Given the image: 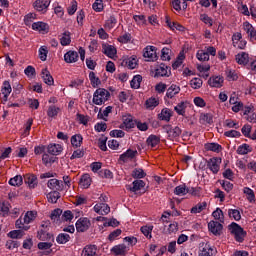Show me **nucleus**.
<instances>
[{"mask_svg": "<svg viewBox=\"0 0 256 256\" xmlns=\"http://www.w3.org/2000/svg\"><path fill=\"white\" fill-rule=\"evenodd\" d=\"M35 219H37V211H27L23 219L20 217L16 220L15 227L16 229H22V231H29L30 227L27 225L33 223Z\"/></svg>", "mask_w": 256, "mask_h": 256, "instance_id": "obj_1", "label": "nucleus"}, {"mask_svg": "<svg viewBox=\"0 0 256 256\" xmlns=\"http://www.w3.org/2000/svg\"><path fill=\"white\" fill-rule=\"evenodd\" d=\"M228 231L234 236L235 241L238 243H243L245 237H247V232L239 224L232 222L228 225Z\"/></svg>", "mask_w": 256, "mask_h": 256, "instance_id": "obj_2", "label": "nucleus"}, {"mask_svg": "<svg viewBox=\"0 0 256 256\" xmlns=\"http://www.w3.org/2000/svg\"><path fill=\"white\" fill-rule=\"evenodd\" d=\"M109 97H111V93L107 89L98 88L93 94L92 103L94 105H105L109 101Z\"/></svg>", "mask_w": 256, "mask_h": 256, "instance_id": "obj_3", "label": "nucleus"}, {"mask_svg": "<svg viewBox=\"0 0 256 256\" xmlns=\"http://www.w3.org/2000/svg\"><path fill=\"white\" fill-rule=\"evenodd\" d=\"M51 227V222H42L40 229L37 232V239L40 241H51L53 235L49 233V228Z\"/></svg>", "mask_w": 256, "mask_h": 256, "instance_id": "obj_4", "label": "nucleus"}, {"mask_svg": "<svg viewBox=\"0 0 256 256\" xmlns=\"http://www.w3.org/2000/svg\"><path fill=\"white\" fill-rule=\"evenodd\" d=\"M163 129L165 133H167V139H169V141H179V137H181V133H183V130H181L179 126L173 127L168 124L163 126Z\"/></svg>", "mask_w": 256, "mask_h": 256, "instance_id": "obj_5", "label": "nucleus"}, {"mask_svg": "<svg viewBox=\"0 0 256 256\" xmlns=\"http://www.w3.org/2000/svg\"><path fill=\"white\" fill-rule=\"evenodd\" d=\"M49 5H51V0H36L33 3V8L38 13H42V15H45V13L49 11Z\"/></svg>", "mask_w": 256, "mask_h": 256, "instance_id": "obj_6", "label": "nucleus"}, {"mask_svg": "<svg viewBox=\"0 0 256 256\" xmlns=\"http://www.w3.org/2000/svg\"><path fill=\"white\" fill-rule=\"evenodd\" d=\"M221 162V158L213 157L207 161L206 165L214 175H217L219 173V170L221 169Z\"/></svg>", "mask_w": 256, "mask_h": 256, "instance_id": "obj_7", "label": "nucleus"}, {"mask_svg": "<svg viewBox=\"0 0 256 256\" xmlns=\"http://www.w3.org/2000/svg\"><path fill=\"white\" fill-rule=\"evenodd\" d=\"M75 225L78 233H85V231H89V227H91V220L87 217H81L77 220Z\"/></svg>", "mask_w": 256, "mask_h": 256, "instance_id": "obj_8", "label": "nucleus"}, {"mask_svg": "<svg viewBox=\"0 0 256 256\" xmlns=\"http://www.w3.org/2000/svg\"><path fill=\"white\" fill-rule=\"evenodd\" d=\"M242 39H243V34H241V32L234 33L232 35L233 47H236V49H245L247 42Z\"/></svg>", "mask_w": 256, "mask_h": 256, "instance_id": "obj_9", "label": "nucleus"}, {"mask_svg": "<svg viewBox=\"0 0 256 256\" xmlns=\"http://www.w3.org/2000/svg\"><path fill=\"white\" fill-rule=\"evenodd\" d=\"M243 30L245 31L249 41L253 42L256 41V29L253 25L249 22L243 23Z\"/></svg>", "mask_w": 256, "mask_h": 256, "instance_id": "obj_10", "label": "nucleus"}, {"mask_svg": "<svg viewBox=\"0 0 256 256\" xmlns=\"http://www.w3.org/2000/svg\"><path fill=\"white\" fill-rule=\"evenodd\" d=\"M143 57L148 59V61H157V48L155 46H146Z\"/></svg>", "mask_w": 256, "mask_h": 256, "instance_id": "obj_11", "label": "nucleus"}, {"mask_svg": "<svg viewBox=\"0 0 256 256\" xmlns=\"http://www.w3.org/2000/svg\"><path fill=\"white\" fill-rule=\"evenodd\" d=\"M171 75V68L165 64H160L155 69L154 77H169Z\"/></svg>", "mask_w": 256, "mask_h": 256, "instance_id": "obj_12", "label": "nucleus"}, {"mask_svg": "<svg viewBox=\"0 0 256 256\" xmlns=\"http://www.w3.org/2000/svg\"><path fill=\"white\" fill-rule=\"evenodd\" d=\"M137 155V150L128 149L126 152L120 155L119 161L122 163H129V161H133Z\"/></svg>", "mask_w": 256, "mask_h": 256, "instance_id": "obj_13", "label": "nucleus"}, {"mask_svg": "<svg viewBox=\"0 0 256 256\" xmlns=\"http://www.w3.org/2000/svg\"><path fill=\"white\" fill-rule=\"evenodd\" d=\"M223 83H225L223 76H212L208 80L209 87H213L215 89H221V87H223Z\"/></svg>", "mask_w": 256, "mask_h": 256, "instance_id": "obj_14", "label": "nucleus"}, {"mask_svg": "<svg viewBox=\"0 0 256 256\" xmlns=\"http://www.w3.org/2000/svg\"><path fill=\"white\" fill-rule=\"evenodd\" d=\"M47 187L49 189H52V191H63L65 189V185L63 184V181L58 179H50L47 183Z\"/></svg>", "mask_w": 256, "mask_h": 256, "instance_id": "obj_15", "label": "nucleus"}, {"mask_svg": "<svg viewBox=\"0 0 256 256\" xmlns=\"http://www.w3.org/2000/svg\"><path fill=\"white\" fill-rule=\"evenodd\" d=\"M208 229L210 233H213V235H221V231H223V224L217 221H210L208 223Z\"/></svg>", "mask_w": 256, "mask_h": 256, "instance_id": "obj_16", "label": "nucleus"}, {"mask_svg": "<svg viewBox=\"0 0 256 256\" xmlns=\"http://www.w3.org/2000/svg\"><path fill=\"white\" fill-rule=\"evenodd\" d=\"M98 251L97 245L89 244L83 248L81 256H99Z\"/></svg>", "mask_w": 256, "mask_h": 256, "instance_id": "obj_17", "label": "nucleus"}, {"mask_svg": "<svg viewBox=\"0 0 256 256\" xmlns=\"http://www.w3.org/2000/svg\"><path fill=\"white\" fill-rule=\"evenodd\" d=\"M65 63H77L79 61V52L75 50H69L64 54Z\"/></svg>", "mask_w": 256, "mask_h": 256, "instance_id": "obj_18", "label": "nucleus"}, {"mask_svg": "<svg viewBox=\"0 0 256 256\" xmlns=\"http://www.w3.org/2000/svg\"><path fill=\"white\" fill-rule=\"evenodd\" d=\"M94 211L95 213H97L98 215H109V213H111V207H109L107 204L105 203H97L94 206Z\"/></svg>", "mask_w": 256, "mask_h": 256, "instance_id": "obj_19", "label": "nucleus"}, {"mask_svg": "<svg viewBox=\"0 0 256 256\" xmlns=\"http://www.w3.org/2000/svg\"><path fill=\"white\" fill-rule=\"evenodd\" d=\"M51 247H53V244L50 242H39L38 243V249H40L41 255H51L53 253V249H51Z\"/></svg>", "mask_w": 256, "mask_h": 256, "instance_id": "obj_20", "label": "nucleus"}, {"mask_svg": "<svg viewBox=\"0 0 256 256\" xmlns=\"http://www.w3.org/2000/svg\"><path fill=\"white\" fill-rule=\"evenodd\" d=\"M102 52L107 57H110V59H113V57H115V55H117V48H115V46H113V45L103 44Z\"/></svg>", "mask_w": 256, "mask_h": 256, "instance_id": "obj_21", "label": "nucleus"}, {"mask_svg": "<svg viewBox=\"0 0 256 256\" xmlns=\"http://www.w3.org/2000/svg\"><path fill=\"white\" fill-rule=\"evenodd\" d=\"M171 117H173V111L169 108H163L161 113L158 114V119L160 121H166V123L171 121Z\"/></svg>", "mask_w": 256, "mask_h": 256, "instance_id": "obj_22", "label": "nucleus"}, {"mask_svg": "<svg viewBox=\"0 0 256 256\" xmlns=\"http://www.w3.org/2000/svg\"><path fill=\"white\" fill-rule=\"evenodd\" d=\"M24 183H26L30 189H35L38 184L37 176L33 174H26L24 176Z\"/></svg>", "mask_w": 256, "mask_h": 256, "instance_id": "obj_23", "label": "nucleus"}, {"mask_svg": "<svg viewBox=\"0 0 256 256\" xmlns=\"http://www.w3.org/2000/svg\"><path fill=\"white\" fill-rule=\"evenodd\" d=\"M13 91V88H11V83L7 80H5L2 84L1 93L4 97V100L7 101L9 99V96L11 95V92Z\"/></svg>", "mask_w": 256, "mask_h": 256, "instance_id": "obj_24", "label": "nucleus"}, {"mask_svg": "<svg viewBox=\"0 0 256 256\" xmlns=\"http://www.w3.org/2000/svg\"><path fill=\"white\" fill-rule=\"evenodd\" d=\"M205 151H212L213 153H221L223 151V146L219 143H206L204 144Z\"/></svg>", "mask_w": 256, "mask_h": 256, "instance_id": "obj_25", "label": "nucleus"}, {"mask_svg": "<svg viewBox=\"0 0 256 256\" xmlns=\"http://www.w3.org/2000/svg\"><path fill=\"white\" fill-rule=\"evenodd\" d=\"M41 77L46 85H54L55 80L53 79V76H51V72H49L47 68L42 69Z\"/></svg>", "mask_w": 256, "mask_h": 256, "instance_id": "obj_26", "label": "nucleus"}, {"mask_svg": "<svg viewBox=\"0 0 256 256\" xmlns=\"http://www.w3.org/2000/svg\"><path fill=\"white\" fill-rule=\"evenodd\" d=\"M111 253H114L116 256H125L127 255V246L125 244H119L111 249Z\"/></svg>", "mask_w": 256, "mask_h": 256, "instance_id": "obj_27", "label": "nucleus"}, {"mask_svg": "<svg viewBox=\"0 0 256 256\" xmlns=\"http://www.w3.org/2000/svg\"><path fill=\"white\" fill-rule=\"evenodd\" d=\"M132 185H133L132 187L126 186V188L132 193H137V191H141L143 187H145V182L143 180H135L132 183Z\"/></svg>", "mask_w": 256, "mask_h": 256, "instance_id": "obj_28", "label": "nucleus"}, {"mask_svg": "<svg viewBox=\"0 0 256 256\" xmlns=\"http://www.w3.org/2000/svg\"><path fill=\"white\" fill-rule=\"evenodd\" d=\"M236 63L238 65H247L249 63V54L246 52H240L235 56Z\"/></svg>", "mask_w": 256, "mask_h": 256, "instance_id": "obj_29", "label": "nucleus"}, {"mask_svg": "<svg viewBox=\"0 0 256 256\" xmlns=\"http://www.w3.org/2000/svg\"><path fill=\"white\" fill-rule=\"evenodd\" d=\"M47 149L50 155H61L63 153V146L60 144H50Z\"/></svg>", "mask_w": 256, "mask_h": 256, "instance_id": "obj_30", "label": "nucleus"}, {"mask_svg": "<svg viewBox=\"0 0 256 256\" xmlns=\"http://www.w3.org/2000/svg\"><path fill=\"white\" fill-rule=\"evenodd\" d=\"M181 92V88L175 84H172L166 92V97L168 99H173V97H175V95H179V93Z\"/></svg>", "mask_w": 256, "mask_h": 256, "instance_id": "obj_31", "label": "nucleus"}, {"mask_svg": "<svg viewBox=\"0 0 256 256\" xmlns=\"http://www.w3.org/2000/svg\"><path fill=\"white\" fill-rule=\"evenodd\" d=\"M217 248L211 246H205L199 253V256H216Z\"/></svg>", "mask_w": 256, "mask_h": 256, "instance_id": "obj_32", "label": "nucleus"}, {"mask_svg": "<svg viewBox=\"0 0 256 256\" xmlns=\"http://www.w3.org/2000/svg\"><path fill=\"white\" fill-rule=\"evenodd\" d=\"M205 209H207V202H199L197 205L191 208L190 213L197 215V213H202V211H205Z\"/></svg>", "mask_w": 256, "mask_h": 256, "instance_id": "obj_33", "label": "nucleus"}, {"mask_svg": "<svg viewBox=\"0 0 256 256\" xmlns=\"http://www.w3.org/2000/svg\"><path fill=\"white\" fill-rule=\"evenodd\" d=\"M32 29L33 31H48L49 30V24L48 23H45V22H34L32 24Z\"/></svg>", "mask_w": 256, "mask_h": 256, "instance_id": "obj_34", "label": "nucleus"}, {"mask_svg": "<svg viewBox=\"0 0 256 256\" xmlns=\"http://www.w3.org/2000/svg\"><path fill=\"white\" fill-rule=\"evenodd\" d=\"M225 75H226L227 81H237L239 79V74L237 73V71L231 68H226Z\"/></svg>", "mask_w": 256, "mask_h": 256, "instance_id": "obj_35", "label": "nucleus"}, {"mask_svg": "<svg viewBox=\"0 0 256 256\" xmlns=\"http://www.w3.org/2000/svg\"><path fill=\"white\" fill-rule=\"evenodd\" d=\"M146 143L148 145V147H155L156 145H158L159 143H161V138L157 135H150L147 140Z\"/></svg>", "mask_w": 256, "mask_h": 256, "instance_id": "obj_36", "label": "nucleus"}, {"mask_svg": "<svg viewBox=\"0 0 256 256\" xmlns=\"http://www.w3.org/2000/svg\"><path fill=\"white\" fill-rule=\"evenodd\" d=\"M145 106L147 109H155V107H159V98L150 97L146 100Z\"/></svg>", "mask_w": 256, "mask_h": 256, "instance_id": "obj_37", "label": "nucleus"}, {"mask_svg": "<svg viewBox=\"0 0 256 256\" xmlns=\"http://www.w3.org/2000/svg\"><path fill=\"white\" fill-rule=\"evenodd\" d=\"M189 188L185 184L179 185L174 189V195H178L182 197L183 195H187L189 193Z\"/></svg>", "mask_w": 256, "mask_h": 256, "instance_id": "obj_38", "label": "nucleus"}, {"mask_svg": "<svg viewBox=\"0 0 256 256\" xmlns=\"http://www.w3.org/2000/svg\"><path fill=\"white\" fill-rule=\"evenodd\" d=\"M72 147H80L83 145V136L81 134H75L71 137Z\"/></svg>", "mask_w": 256, "mask_h": 256, "instance_id": "obj_39", "label": "nucleus"}, {"mask_svg": "<svg viewBox=\"0 0 256 256\" xmlns=\"http://www.w3.org/2000/svg\"><path fill=\"white\" fill-rule=\"evenodd\" d=\"M80 185L84 189H89L91 187V176L89 174H83L80 179Z\"/></svg>", "mask_w": 256, "mask_h": 256, "instance_id": "obj_40", "label": "nucleus"}, {"mask_svg": "<svg viewBox=\"0 0 256 256\" xmlns=\"http://www.w3.org/2000/svg\"><path fill=\"white\" fill-rule=\"evenodd\" d=\"M60 44L62 47H67V45H71V33L69 31H66L62 34V37L60 38Z\"/></svg>", "mask_w": 256, "mask_h": 256, "instance_id": "obj_41", "label": "nucleus"}, {"mask_svg": "<svg viewBox=\"0 0 256 256\" xmlns=\"http://www.w3.org/2000/svg\"><path fill=\"white\" fill-rule=\"evenodd\" d=\"M113 113V106H107L103 112H101V109L98 113V119H103V121H107V117H109V114Z\"/></svg>", "mask_w": 256, "mask_h": 256, "instance_id": "obj_42", "label": "nucleus"}, {"mask_svg": "<svg viewBox=\"0 0 256 256\" xmlns=\"http://www.w3.org/2000/svg\"><path fill=\"white\" fill-rule=\"evenodd\" d=\"M9 185L12 187H21V185H23V176L16 175L15 177L11 178L9 180Z\"/></svg>", "mask_w": 256, "mask_h": 256, "instance_id": "obj_43", "label": "nucleus"}, {"mask_svg": "<svg viewBox=\"0 0 256 256\" xmlns=\"http://www.w3.org/2000/svg\"><path fill=\"white\" fill-rule=\"evenodd\" d=\"M243 193L247 196L249 203H255V192L251 188L244 187Z\"/></svg>", "mask_w": 256, "mask_h": 256, "instance_id": "obj_44", "label": "nucleus"}, {"mask_svg": "<svg viewBox=\"0 0 256 256\" xmlns=\"http://www.w3.org/2000/svg\"><path fill=\"white\" fill-rule=\"evenodd\" d=\"M251 151H253V148H251L249 144H242L237 148L238 155H247L251 153Z\"/></svg>", "mask_w": 256, "mask_h": 256, "instance_id": "obj_45", "label": "nucleus"}, {"mask_svg": "<svg viewBox=\"0 0 256 256\" xmlns=\"http://www.w3.org/2000/svg\"><path fill=\"white\" fill-rule=\"evenodd\" d=\"M60 111H61V108H59L55 105H51L48 107L47 115L53 119V118L57 117V115H59Z\"/></svg>", "mask_w": 256, "mask_h": 256, "instance_id": "obj_46", "label": "nucleus"}, {"mask_svg": "<svg viewBox=\"0 0 256 256\" xmlns=\"http://www.w3.org/2000/svg\"><path fill=\"white\" fill-rule=\"evenodd\" d=\"M187 109V104L185 102H180L174 107V111L178 115H182V117H185V110Z\"/></svg>", "mask_w": 256, "mask_h": 256, "instance_id": "obj_47", "label": "nucleus"}, {"mask_svg": "<svg viewBox=\"0 0 256 256\" xmlns=\"http://www.w3.org/2000/svg\"><path fill=\"white\" fill-rule=\"evenodd\" d=\"M143 81V77L141 75H136L130 82L132 89H139L141 87V82Z\"/></svg>", "mask_w": 256, "mask_h": 256, "instance_id": "obj_48", "label": "nucleus"}, {"mask_svg": "<svg viewBox=\"0 0 256 256\" xmlns=\"http://www.w3.org/2000/svg\"><path fill=\"white\" fill-rule=\"evenodd\" d=\"M228 215L230 219H234V221H241V211L237 209H229Z\"/></svg>", "mask_w": 256, "mask_h": 256, "instance_id": "obj_49", "label": "nucleus"}, {"mask_svg": "<svg viewBox=\"0 0 256 256\" xmlns=\"http://www.w3.org/2000/svg\"><path fill=\"white\" fill-rule=\"evenodd\" d=\"M71 239V236H69V234L66 233H61L57 236L56 241L57 243H59L60 245H65V243H69V240Z\"/></svg>", "mask_w": 256, "mask_h": 256, "instance_id": "obj_50", "label": "nucleus"}, {"mask_svg": "<svg viewBox=\"0 0 256 256\" xmlns=\"http://www.w3.org/2000/svg\"><path fill=\"white\" fill-rule=\"evenodd\" d=\"M212 217H214V219L216 221H219L220 223H223V221H225V216L223 215V210H221V208H217L213 213H212Z\"/></svg>", "mask_w": 256, "mask_h": 256, "instance_id": "obj_51", "label": "nucleus"}, {"mask_svg": "<svg viewBox=\"0 0 256 256\" xmlns=\"http://www.w3.org/2000/svg\"><path fill=\"white\" fill-rule=\"evenodd\" d=\"M40 61H47V55H49V49L47 46H41L38 50Z\"/></svg>", "mask_w": 256, "mask_h": 256, "instance_id": "obj_52", "label": "nucleus"}, {"mask_svg": "<svg viewBox=\"0 0 256 256\" xmlns=\"http://www.w3.org/2000/svg\"><path fill=\"white\" fill-rule=\"evenodd\" d=\"M115 25H117V18H115V16H110L106 22H105V29L111 30L115 27Z\"/></svg>", "mask_w": 256, "mask_h": 256, "instance_id": "obj_53", "label": "nucleus"}, {"mask_svg": "<svg viewBox=\"0 0 256 256\" xmlns=\"http://www.w3.org/2000/svg\"><path fill=\"white\" fill-rule=\"evenodd\" d=\"M60 197H61V194L58 191H52L47 194V199L49 203H56Z\"/></svg>", "mask_w": 256, "mask_h": 256, "instance_id": "obj_54", "label": "nucleus"}, {"mask_svg": "<svg viewBox=\"0 0 256 256\" xmlns=\"http://www.w3.org/2000/svg\"><path fill=\"white\" fill-rule=\"evenodd\" d=\"M200 123L202 125H211L213 123V116L211 114H202L200 116Z\"/></svg>", "mask_w": 256, "mask_h": 256, "instance_id": "obj_55", "label": "nucleus"}, {"mask_svg": "<svg viewBox=\"0 0 256 256\" xmlns=\"http://www.w3.org/2000/svg\"><path fill=\"white\" fill-rule=\"evenodd\" d=\"M62 214H63V210L57 208L52 211L50 218L54 223H59V218L61 217Z\"/></svg>", "mask_w": 256, "mask_h": 256, "instance_id": "obj_56", "label": "nucleus"}, {"mask_svg": "<svg viewBox=\"0 0 256 256\" xmlns=\"http://www.w3.org/2000/svg\"><path fill=\"white\" fill-rule=\"evenodd\" d=\"M89 79L92 87H99V85H101V80L95 75V72L89 73Z\"/></svg>", "mask_w": 256, "mask_h": 256, "instance_id": "obj_57", "label": "nucleus"}, {"mask_svg": "<svg viewBox=\"0 0 256 256\" xmlns=\"http://www.w3.org/2000/svg\"><path fill=\"white\" fill-rule=\"evenodd\" d=\"M9 207L10 204L7 202L0 203V215H2V217H7V215H9Z\"/></svg>", "mask_w": 256, "mask_h": 256, "instance_id": "obj_58", "label": "nucleus"}, {"mask_svg": "<svg viewBox=\"0 0 256 256\" xmlns=\"http://www.w3.org/2000/svg\"><path fill=\"white\" fill-rule=\"evenodd\" d=\"M190 86L192 89H201L203 87V80L201 78H193L190 80Z\"/></svg>", "mask_w": 256, "mask_h": 256, "instance_id": "obj_59", "label": "nucleus"}, {"mask_svg": "<svg viewBox=\"0 0 256 256\" xmlns=\"http://www.w3.org/2000/svg\"><path fill=\"white\" fill-rule=\"evenodd\" d=\"M126 65L129 69H135V67H137V56L133 55L127 58Z\"/></svg>", "mask_w": 256, "mask_h": 256, "instance_id": "obj_60", "label": "nucleus"}, {"mask_svg": "<svg viewBox=\"0 0 256 256\" xmlns=\"http://www.w3.org/2000/svg\"><path fill=\"white\" fill-rule=\"evenodd\" d=\"M8 237L10 239H21L23 237V229L10 231Z\"/></svg>", "mask_w": 256, "mask_h": 256, "instance_id": "obj_61", "label": "nucleus"}, {"mask_svg": "<svg viewBox=\"0 0 256 256\" xmlns=\"http://www.w3.org/2000/svg\"><path fill=\"white\" fill-rule=\"evenodd\" d=\"M123 124L127 129H133V127H135V122L131 116L124 117Z\"/></svg>", "mask_w": 256, "mask_h": 256, "instance_id": "obj_62", "label": "nucleus"}, {"mask_svg": "<svg viewBox=\"0 0 256 256\" xmlns=\"http://www.w3.org/2000/svg\"><path fill=\"white\" fill-rule=\"evenodd\" d=\"M92 9H94L96 13H101L104 9L103 0H95L92 5Z\"/></svg>", "mask_w": 256, "mask_h": 256, "instance_id": "obj_63", "label": "nucleus"}, {"mask_svg": "<svg viewBox=\"0 0 256 256\" xmlns=\"http://www.w3.org/2000/svg\"><path fill=\"white\" fill-rule=\"evenodd\" d=\"M198 61H209V55L205 50H199L196 54Z\"/></svg>", "mask_w": 256, "mask_h": 256, "instance_id": "obj_64", "label": "nucleus"}]
</instances>
